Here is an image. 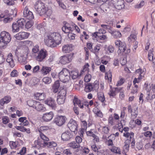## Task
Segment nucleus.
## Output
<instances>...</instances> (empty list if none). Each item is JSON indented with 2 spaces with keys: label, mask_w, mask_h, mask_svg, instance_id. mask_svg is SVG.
I'll list each match as a JSON object with an SVG mask.
<instances>
[{
  "label": "nucleus",
  "mask_w": 155,
  "mask_h": 155,
  "mask_svg": "<svg viewBox=\"0 0 155 155\" xmlns=\"http://www.w3.org/2000/svg\"><path fill=\"white\" fill-rule=\"evenodd\" d=\"M34 8L36 12L40 15L45 14L48 11L45 4L41 1H38L35 3Z\"/></svg>",
  "instance_id": "nucleus-1"
},
{
  "label": "nucleus",
  "mask_w": 155,
  "mask_h": 155,
  "mask_svg": "<svg viewBox=\"0 0 155 155\" xmlns=\"http://www.w3.org/2000/svg\"><path fill=\"white\" fill-rule=\"evenodd\" d=\"M59 77L60 81L65 83L70 79V72L67 69H63L59 73Z\"/></svg>",
  "instance_id": "nucleus-2"
},
{
  "label": "nucleus",
  "mask_w": 155,
  "mask_h": 155,
  "mask_svg": "<svg viewBox=\"0 0 155 155\" xmlns=\"http://www.w3.org/2000/svg\"><path fill=\"white\" fill-rule=\"evenodd\" d=\"M73 102L74 105V107L73 108V110L76 114L78 115L79 114V111L78 110V108L76 106L78 105L80 108L83 109L84 107L83 102V101L79 99L76 97H74Z\"/></svg>",
  "instance_id": "nucleus-3"
},
{
  "label": "nucleus",
  "mask_w": 155,
  "mask_h": 155,
  "mask_svg": "<svg viewBox=\"0 0 155 155\" xmlns=\"http://www.w3.org/2000/svg\"><path fill=\"white\" fill-rule=\"evenodd\" d=\"M48 55L47 51L45 50L41 49L38 53V55L35 56L36 60L40 62L43 61L44 60ZM31 57H33V55H31Z\"/></svg>",
  "instance_id": "nucleus-4"
},
{
  "label": "nucleus",
  "mask_w": 155,
  "mask_h": 155,
  "mask_svg": "<svg viewBox=\"0 0 155 155\" xmlns=\"http://www.w3.org/2000/svg\"><path fill=\"white\" fill-rule=\"evenodd\" d=\"M98 88V84L97 81H96L93 84L90 83L87 84L85 86L84 90L86 92H89L93 90H96Z\"/></svg>",
  "instance_id": "nucleus-5"
},
{
  "label": "nucleus",
  "mask_w": 155,
  "mask_h": 155,
  "mask_svg": "<svg viewBox=\"0 0 155 155\" xmlns=\"http://www.w3.org/2000/svg\"><path fill=\"white\" fill-rule=\"evenodd\" d=\"M49 129V127L47 126H41L38 129V131L40 133V136L41 138L43 140L47 141L49 140L48 138L43 133L45 132Z\"/></svg>",
  "instance_id": "nucleus-6"
},
{
  "label": "nucleus",
  "mask_w": 155,
  "mask_h": 155,
  "mask_svg": "<svg viewBox=\"0 0 155 155\" xmlns=\"http://www.w3.org/2000/svg\"><path fill=\"white\" fill-rule=\"evenodd\" d=\"M68 127L70 130L75 134H77L78 131V124L76 122L73 120H70L68 124Z\"/></svg>",
  "instance_id": "nucleus-7"
},
{
  "label": "nucleus",
  "mask_w": 155,
  "mask_h": 155,
  "mask_svg": "<svg viewBox=\"0 0 155 155\" xmlns=\"http://www.w3.org/2000/svg\"><path fill=\"white\" fill-rule=\"evenodd\" d=\"M73 56V54L71 53L61 57L60 60L61 63L63 64L69 63L72 59Z\"/></svg>",
  "instance_id": "nucleus-8"
},
{
  "label": "nucleus",
  "mask_w": 155,
  "mask_h": 155,
  "mask_svg": "<svg viewBox=\"0 0 155 155\" xmlns=\"http://www.w3.org/2000/svg\"><path fill=\"white\" fill-rule=\"evenodd\" d=\"M0 38L7 44L9 43L11 39L10 34L5 31H3L1 32Z\"/></svg>",
  "instance_id": "nucleus-9"
},
{
  "label": "nucleus",
  "mask_w": 155,
  "mask_h": 155,
  "mask_svg": "<svg viewBox=\"0 0 155 155\" xmlns=\"http://www.w3.org/2000/svg\"><path fill=\"white\" fill-rule=\"evenodd\" d=\"M23 15L24 17L29 20H32L34 18L32 12L28 10L27 6H26L24 9Z\"/></svg>",
  "instance_id": "nucleus-10"
},
{
  "label": "nucleus",
  "mask_w": 155,
  "mask_h": 155,
  "mask_svg": "<svg viewBox=\"0 0 155 155\" xmlns=\"http://www.w3.org/2000/svg\"><path fill=\"white\" fill-rule=\"evenodd\" d=\"M52 38L51 35H50L45 38V44L48 46L54 47L56 46V44Z\"/></svg>",
  "instance_id": "nucleus-11"
},
{
  "label": "nucleus",
  "mask_w": 155,
  "mask_h": 155,
  "mask_svg": "<svg viewBox=\"0 0 155 155\" xmlns=\"http://www.w3.org/2000/svg\"><path fill=\"white\" fill-rule=\"evenodd\" d=\"M66 117L64 116H58L55 118L54 122L59 126H61L65 123Z\"/></svg>",
  "instance_id": "nucleus-12"
},
{
  "label": "nucleus",
  "mask_w": 155,
  "mask_h": 155,
  "mask_svg": "<svg viewBox=\"0 0 155 155\" xmlns=\"http://www.w3.org/2000/svg\"><path fill=\"white\" fill-rule=\"evenodd\" d=\"M50 35L54 41L55 42L56 46L57 44L58 45L61 43V36L58 33L54 32Z\"/></svg>",
  "instance_id": "nucleus-13"
},
{
  "label": "nucleus",
  "mask_w": 155,
  "mask_h": 155,
  "mask_svg": "<svg viewBox=\"0 0 155 155\" xmlns=\"http://www.w3.org/2000/svg\"><path fill=\"white\" fill-rule=\"evenodd\" d=\"M45 104L48 105L53 109H55L56 107V104L54 100L51 98L47 99L44 101Z\"/></svg>",
  "instance_id": "nucleus-14"
},
{
  "label": "nucleus",
  "mask_w": 155,
  "mask_h": 155,
  "mask_svg": "<svg viewBox=\"0 0 155 155\" xmlns=\"http://www.w3.org/2000/svg\"><path fill=\"white\" fill-rule=\"evenodd\" d=\"M29 35V33L27 32H21L16 34L15 35V37L17 40H21L27 38Z\"/></svg>",
  "instance_id": "nucleus-15"
},
{
  "label": "nucleus",
  "mask_w": 155,
  "mask_h": 155,
  "mask_svg": "<svg viewBox=\"0 0 155 155\" xmlns=\"http://www.w3.org/2000/svg\"><path fill=\"white\" fill-rule=\"evenodd\" d=\"M54 116V114L52 112L46 113L43 114L42 119L45 121L48 122L50 121Z\"/></svg>",
  "instance_id": "nucleus-16"
},
{
  "label": "nucleus",
  "mask_w": 155,
  "mask_h": 155,
  "mask_svg": "<svg viewBox=\"0 0 155 155\" xmlns=\"http://www.w3.org/2000/svg\"><path fill=\"white\" fill-rule=\"evenodd\" d=\"M72 137V135L70 131H67L62 134L61 137L63 141H67L69 140Z\"/></svg>",
  "instance_id": "nucleus-17"
},
{
  "label": "nucleus",
  "mask_w": 155,
  "mask_h": 155,
  "mask_svg": "<svg viewBox=\"0 0 155 155\" xmlns=\"http://www.w3.org/2000/svg\"><path fill=\"white\" fill-rule=\"evenodd\" d=\"M34 108L37 111H39L44 112L46 110L45 108L43 106V105L38 102H37Z\"/></svg>",
  "instance_id": "nucleus-18"
},
{
  "label": "nucleus",
  "mask_w": 155,
  "mask_h": 155,
  "mask_svg": "<svg viewBox=\"0 0 155 155\" xmlns=\"http://www.w3.org/2000/svg\"><path fill=\"white\" fill-rule=\"evenodd\" d=\"M6 61L8 63L11 68L15 66L14 61L13 59L12 55L11 53L9 54L7 57Z\"/></svg>",
  "instance_id": "nucleus-19"
},
{
  "label": "nucleus",
  "mask_w": 155,
  "mask_h": 155,
  "mask_svg": "<svg viewBox=\"0 0 155 155\" xmlns=\"http://www.w3.org/2000/svg\"><path fill=\"white\" fill-rule=\"evenodd\" d=\"M11 100V97L10 96H5L0 100V105L3 106L4 104L8 103Z\"/></svg>",
  "instance_id": "nucleus-20"
},
{
  "label": "nucleus",
  "mask_w": 155,
  "mask_h": 155,
  "mask_svg": "<svg viewBox=\"0 0 155 155\" xmlns=\"http://www.w3.org/2000/svg\"><path fill=\"white\" fill-rule=\"evenodd\" d=\"M119 92V88L117 87L111 88L108 94L110 97H114L117 93Z\"/></svg>",
  "instance_id": "nucleus-21"
},
{
  "label": "nucleus",
  "mask_w": 155,
  "mask_h": 155,
  "mask_svg": "<svg viewBox=\"0 0 155 155\" xmlns=\"http://www.w3.org/2000/svg\"><path fill=\"white\" fill-rule=\"evenodd\" d=\"M72 45L71 44H67L64 45L62 48L63 51L65 53H69L72 51Z\"/></svg>",
  "instance_id": "nucleus-22"
},
{
  "label": "nucleus",
  "mask_w": 155,
  "mask_h": 155,
  "mask_svg": "<svg viewBox=\"0 0 155 155\" xmlns=\"http://www.w3.org/2000/svg\"><path fill=\"white\" fill-rule=\"evenodd\" d=\"M51 67L46 66H43L41 71L42 74L44 75H45L51 71Z\"/></svg>",
  "instance_id": "nucleus-23"
},
{
  "label": "nucleus",
  "mask_w": 155,
  "mask_h": 155,
  "mask_svg": "<svg viewBox=\"0 0 155 155\" xmlns=\"http://www.w3.org/2000/svg\"><path fill=\"white\" fill-rule=\"evenodd\" d=\"M29 52L28 48L27 47L25 48L24 49L21 50L20 53V56L28 58V55Z\"/></svg>",
  "instance_id": "nucleus-24"
},
{
  "label": "nucleus",
  "mask_w": 155,
  "mask_h": 155,
  "mask_svg": "<svg viewBox=\"0 0 155 155\" xmlns=\"http://www.w3.org/2000/svg\"><path fill=\"white\" fill-rule=\"evenodd\" d=\"M60 87V83L58 81H55L52 86L53 91L54 93H57Z\"/></svg>",
  "instance_id": "nucleus-25"
},
{
  "label": "nucleus",
  "mask_w": 155,
  "mask_h": 155,
  "mask_svg": "<svg viewBox=\"0 0 155 155\" xmlns=\"http://www.w3.org/2000/svg\"><path fill=\"white\" fill-rule=\"evenodd\" d=\"M78 76V70L72 71L70 72V77L72 79H76Z\"/></svg>",
  "instance_id": "nucleus-26"
},
{
  "label": "nucleus",
  "mask_w": 155,
  "mask_h": 155,
  "mask_svg": "<svg viewBox=\"0 0 155 155\" xmlns=\"http://www.w3.org/2000/svg\"><path fill=\"white\" fill-rule=\"evenodd\" d=\"M109 149L111 152L113 153L119 154H120L121 150L119 147L114 146H113L111 147H110Z\"/></svg>",
  "instance_id": "nucleus-27"
},
{
  "label": "nucleus",
  "mask_w": 155,
  "mask_h": 155,
  "mask_svg": "<svg viewBox=\"0 0 155 155\" xmlns=\"http://www.w3.org/2000/svg\"><path fill=\"white\" fill-rule=\"evenodd\" d=\"M44 93H37L35 94V96L37 99L41 101L44 99L45 98Z\"/></svg>",
  "instance_id": "nucleus-28"
},
{
  "label": "nucleus",
  "mask_w": 155,
  "mask_h": 155,
  "mask_svg": "<svg viewBox=\"0 0 155 155\" xmlns=\"http://www.w3.org/2000/svg\"><path fill=\"white\" fill-rule=\"evenodd\" d=\"M44 141V143L45 146H47L48 147L52 148L55 147L57 146V144L53 142H47L48 141L43 140Z\"/></svg>",
  "instance_id": "nucleus-29"
},
{
  "label": "nucleus",
  "mask_w": 155,
  "mask_h": 155,
  "mask_svg": "<svg viewBox=\"0 0 155 155\" xmlns=\"http://www.w3.org/2000/svg\"><path fill=\"white\" fill-rule=\"evenodd\" d=\"M69 147L73 149L78 148L80 147V144L77 143L75 141H73L69 143L68 144Z\"/></svg>",
  "instance_id": "nucleus-30"
},
{
  "label": "nucleus",
  "mask_w": 155,
  "mask_h": 155,
  "mask_svg": "<svg viewBox=\"0 0 155 155\" xmlns=\"http://www.w3.org/2000/svg\"><path fill=\"white\" fill-rule=\"evenodd\" d=\"M17 24L20 27V28H23L25 24V20L23 18H21L17 21Z\"/></svg>",
  "instance_id": "nucleus-31"
},
{
  "label": "nucleus",
  "mask_w": 155,
  "mask_h": 155,
  "mask_svg": "<svg viewBox=\"0 0 155 155\" xmlns=\"http://www.w3.org/2000/svg\"><path fill=\"white\" fill-rule=\"evenodd\" d=\"M42 145V144L40 139H38L35 140L34 142L33 147H36L39 149Z\"/></svg>",
  "instance_id": "nucleus-32"
},
{
  "label": "nucleus",
  "mask_w": 155,
  "mask_h": 155,
  "mask_svg": "<svg viewBox=\"0 0 155 155\" xmlns=\"http://www.w3.org/2000/svg\"><path fill=\"white\" fill-rule=\"evenodd\" d=\"M110 32L115 38H117L120 37L121 36L120 33L118 31H116L111 30Z\"/></svg>",
  "instance_id": "nucleus-33"
},
{
  "label": "nucleus",
  "mask_w": 155,
  "mask_h": 155,
  "mask_svg": "<svg viewBox=\"0 0 155 155\" xmlns=\"http://www.w3.org/2000/svg\"><path fill=\"white\" fill-rule=\"evenodd\" d=\"M20 27L18 25L17 23H13L12 26V31L13 32H18L19 30Z\"/></svg>",
  "instance_id": "nucleus-34"
},
{
  "label": "nucleus",
  "mask_w": 155,
  "mask_h": 155,
  "mask_svg": "<svg viewBox=\"0 0 155 155\" xmlns=\"http://www.w3.org/2000/svg\"><path fill=\"white\" fill-rule=\"evenodd\" d=\"M37 102L35 101L30 100L27 101V104L29 106L34 108Z\"/></svg>",
  "instance_id": "nucleus-35"
},
{
  "label": "nucleus",
  "mask_w": 155,
  "mask_h": 155,
  "mask_svg": "<svg viewBox=\"0 0 155 155\" xmlns=\"http://www.w3.org/2000/svg\"><path fill=\"white\" fill-rule=\"evenodd\" d=\"M136 74L138 77H140L143 78L144 77L145 73L143 71H142V70L141 69H139L136 70Z\"/></svg>",
  "instance_id": "nucleus-36"
},
{
  "label": "nucleus",
  "mask_w": 155,
  "mask_h": 155,
  "mask_svg": "<svg viewBox=\"0 0 155 155\" xmlns=\"http://www.w3.org/2000/svg\"><path fill=\"white\" fill-rule=\"evenodd\" d=\"M66 94V91L65 89H61L58 93V96L65 98Z\"/></svg>",
  "instance_id": "nucleus-37"
},
{
  "label": "nucleus",
  "mask_w": 155,
  "mask_h": 155,
  "mask_svg": "<svg viewBox=\"0 0 155 155\" xmlns=\"http://www.w3.org/2000/svg\"><path fill=\"white\" fill-rule=\"evenodd\" d=\"M116 8L118 9H121L124 7L123 2L122 1H118L116 4Z\"/></svg>",
  "instance_id": "nucleus-38"
},
{
  "label": "nucleus",
  "mask_w": 155,
  "mask_h": 155,
  "mask_svg": "<svg viewBox=\"0 0 155 155\" xmlns=\"http://www.w3.org/2000/svg\"><path fill=\"white\" fill-rule=\"evenodd\" d=\"M27 58L20 55V57L18 58V60L19 62L24 64L27 62L26 59Z\"/></svg>",
  "instance_id": "nucleus-39"
},
{
  "label": "nucleus",
  "mask_w": 155,
  "mask_h": 155,
  "mask_svg": "<svg viewBox=\"0 0 155 155\" xmlns=\"http://www.w3.org/2000/svg\"><path fill=\"white\" fill-rule=\"evenodd\" d=\"M98 99L101 102H103L105 100L104 97L103 93L99 92L97 94Z\"/></svg>",
  "instance_id": "nucleus-40"
},
{
  "label": "nucleus",
  "mask_w": 155,
  "mask_h": 155,
  "mask_svg": "<svg viewBox=\"0 0 155 155\" xmlns=\"http://www.w3.org/2000/svg\"><path fill=\"white\" fill-rule=\"evenodd\" d=\"M106 31L103 29H101L99 30L98 32H96L93 34V36H97L101 34H104L106 33Z\"/></svg>",
  "instance_id": "nucleus-41"
},
{
  "label": "nucleus",
  "mask_w": 155,
  "mask_h": 155,
  "mask_svg": "<svg viewBox=\"0 0 155 155\" xmlns=\"http://www.w3.org/2000/svg\"><path fill=\"white\" fill-rule=\"evenodd\" d=\"M105 78L106 79H108L110 82L112 80V73L110 71H109L108 72L106 73Z\"/></svg>",
  "instance_id": "nucleus-42"
},
{
  "label": "nucleus",
  "mask_w": 155,
  "mask_h": 155,
  "mask_svg": "<svg viewBox=\"0 0 155 155\" xmlns=\"http://www.w3.org/2000/svg\"><path fill=\"white\" fill-rule=\"evenodd\" d=\"M134 137V133L133 132H131L130 135V140H132L131 147L132 148H133L135 146V141Z\"/></svg>",
  "instance_id": "nucleus-43"
},
{
  "label": "nucleus",
  "mask_w": 155,
  "mask_h": 155,
  "mask_svg": "<svg viewBox=\"0 0 155 155\" xmlns=\"http://www.w3.org/2000/svg\"><path fill=\"white\" fill-rule=\"evenodd\" d=\"M42 81L43 82L46 84H49L51 82V78L48 77L44 78L42 79Z\"/></svg>",
  "instance_id": "nucleus-44"
},
{
  "label": "nucleus",
  "mask_w": 155,
  "mask_h": 155,
  "mask_svg": "<svg viewBox=\"0 0 155 155\" xmlns=\"http://www.w3.org/2000/svg\"><path fill=\"white\" fill-rule=\"evenodd\" d=\"M8 44L0 38V48H5Z\"/></svg>",
  "instance_id": "nucleus-45"
},
{
  "label": "nucleus",
  "mask_w": 155,
  "mask_h": 155,
  "mask_svg": "<svg viewBox=\"0 0 155 155\" xmlns=\"http://www.w3.org/2000/svg\"><path fill=\"white\" fill-rule=\"evenodd\" d=\"M121 45H120V48H119V50L120 51H124L126 49V45L124 42H123Z\"/></svg>",
  "instance_id": "nucleus-46"
},
{
  "label": "nucleus",
  "mask_w": 155,
  "mask_h": 155,
  "mask_svg": "<svg viewBox=\"0 0 155 155\" xmlns=\"http://www.w3.org/2000/svg\"><path fill=\"white\" fill-rule=\"evenodd\" d=\"M121 45H120V48H119V50L120 51H124L126 49V45L124 42H123Z\"/></svg>",
  "instance_id": "nucleus-47"
},
{
  "label": "nucleus",
  "mask_w": 155,
  "mask_h": 155,
  "mask_svg": "<svg viewBox=\"0 0 155 155\" xmlns=\"http://www.w3.org/2000/svg\"><path fill=\"white\" fill-rule=\"evenodd\" d=\"M121 45H120V48H119V50L120 51H124L126 49V45L124 42H123Z\"/></svg>",
  "instance_id": "nucleus-48"
},
{
  "label": "nucleus",
  "mask_w": 155,
  "mask_h": 155,
  "mask_svg": "<svg viewBox=\"0 0 155 155\" xmlns=\"http://www.w3.org/2000/svg\"><path fill=\"white\" fill-rule=\"evenodd\" d=\"M65 98L58 97L57 102L59 104H62L64 103Z\"/></svg>",
  "instance_id": "nucleus-49"
},
{
  "label": "nucleus",
  "mask_w": 155,
  "mask_h": 155,
  "mask_svg": "<svg viewBox=\"0 0 155 155\" xmlns=\"http://www.w3.org/2000/svg\"><path fill=\"white\" fill-rule=\"evenodd\" d=\"M145 4L144 1L143 0L141 1L139 4L136 5L135 6V8L139 9L142 8Z\"/></svg>",
  "instance_id": "nucleus-50"
},
{
  "label": "nucleus",
  "mask_w": 155,
  "mask_h": 155,
  "mask_svg": "<svg viewBox=\"0 0 155 155\" xmlns=\"http://www.w3.org/2000/svg\"><path fill=\"white\" fill-rule=\"evenodd\" d=\"M119 92H120V97L121 99H123L124 97V91L123 88H119Z\"/></svg>",
  "instance_id": "nucleus-51"
},
{
  "label": "nucleus",
  "mask_w": 155,
  "mask_h": 155,
  "mask_svg": "<svg viewBox=\"0 0 155 155\" xmlns=\"http://www.w3.org/2000/svg\"><path fill=\"white\" fill-rule=\"evenodd\" d=\"M18 144V143L16 142H13L11 141L9 142V145L12 149H14L15 148Z\"/></svg>",
  "instance_id": "nucleus-52"
},
{
  "label": "nucleus",
  "mask_w": 155,
  "mask_h": 155,
  "mask_svg": "<svg viewBox=\"0 0 155 155\" xmlns=\"http://www.w3.org/2000/svg\"><path fill=\"white\" fill-rule=\"evenodd\" d=\"M153 51L152 50H150L149 51L148 55V60L151 61L152 60H153Z\"/></svg>",
  "instance_id": "nucleus-53"
},
{
  "label": "nucleus",
  "mask_w": 155,
  "mask_h": 155,
  "mask_svg": "<svg viewBox=\"0 0 155 155\" xmlns=\"http://www.w3.org/2000/svg\"><path fill=\"white\" fill-rule=\"evenodd\" d=\"M93 37L97 38H99L100 39L103 40H105L107 38V37L105 35L103 34L102 35H98V36L97 35V36H93Z\"/></svg>",
  "instance_id": "nucleus-54"
},
{
  "label": "nucleus",
  "mask_w": 155,
  "mask_h": 155,
  "mask_svg": "<svg viewBox=\"0 0 155 155\" xmlns=\"http://www.w3.org/2000/svg\"><path fill=\"white\" fill-rule=\"evenodd\" d=\"M91 78V75L90 74H87L85 76L84 81L85 82H88L90 81Z\"/></svg>",
  "instance_id": "nucleus-55"
},
{
  "label": "nucleus",
  "mask_w": 155,
  "mask_h": 155,
  "mask_svg": "<svg viewBox=\"0 0 155 155\" xmlns=\"http://www.w3.org/2000/svg\"><path fill=\"white\" fill-rule=\"evenodd\" d=\"M37 28L40 30L41 33H43L45 31V28L43 24H39L37 26Z\"/></svg>",
  "instance_id": "nucleus-56"
},
{
  "label": "nucleus",
  "mask_w": 155,
  "mask_h": 155,
  "mask_svg": "<svg viewBox=\"0 0 155 155\" xmlns=\"http://www.w3.org/2000/svg\"><path fill=\"white\" fill-rule=\"evenodd\" d=\"M137 38V34H131L130 36L128 38V40L130 41H131L132 39H134L135 40Z\"/></svg>",
  "instance_id": "nucleus-57"
},
{
  "label": "nucleus",
  "mask_w": 155,
  "mask_h": 155,
  "mask_svg": "<svg viewBox=\"0 0 155 155\" xmlns=\"http://www.w3.org/2000/svg\"><path fill=\"white\" fill-rule=\"evenodd\" d=\"M33 82V83H32V86H35L36 84H37L38 82V80L36 78H33L31 81V82Z\"/></svg>",
  "instance_id": "nucleus-58"
},
{
  "label": "nucleus",
  "mask_w": 155,
  "mask_h": 155,
  "mask_svg": "<svg viewBox=\"0 0 155 155\" xmlns=\"http://www.w3.org/2000/svg\"><path fill=\"white\" fill-rule=\"evenodd\" d=\"M39 47L38 45H36L32 49L33 53H36L39 51Z\"/></svg>",
  "instance_id": "nucleus-59"
},
{
  "label": "nucleus",
  "mask_w": 155,
  "mask_h": 155,
  "mask_svg": "<svg viewBox=\"0 0 155 155\" xmlns=\"http://www.w3.org/2000/svg\"><path fill=\"white\" fill-rule=\"evenodd\" d=\"M12 20V17H8L4 18L3 21L4 23H6L10 22Z\"/></svg>",
  "instance_id": "nucleus-60"
},
{
  "label": "nucleus",
  "mask_w": 155,
  "mask_h": 155,
  "mask_svg": "<svg viewBox=\"0 0 155 155\" xmlns=\"http://www.w3.org/2000/svg\"><path fill=\"white\" fill-rule=\"evenodd\" d=\"M4 56V55L0 51V64H2L5 61V58Z\"/></svg>",
  "instance_id": "nucleus-61"
},
{
  "label": "nucleus",
  "mask_w": 155,
  "mask_h": 155,
  "mask_svg": "<svg viewBox=\"0 0 155 155\" xmlns=\"http://www.w3.org/2000/svg\"><path fill=\"white\" fill-rule=\"evenodd\" d=\"M63 153L66 155H71L72 154L69 149L64 150L63 151Z\"/></svg>",
  "instance_id": "nucleus-62"
},
{
  "label": "nucleus",
  "mask_w": 155,
  "mask_h": 155,
  "mask_svg": "<svg viewBox=\"0 0 155 155\" xmlns=\"http://www.w3.org/2000/svg\"><path fill=\"white\" fill-rule=\"evenodd\" d=\"M114 50V47L111 45H109L107 48V51L110 53H113Z\"/></svg>",
  "instance_id": "nucleus-63"
},
{
  "label": "nucleus",
  "mask_w": 155,
  "mask_h": 155,
  "mask_svg": "<svg viewBox=\"0 0 155 155\" xmlns=\"http://www.w3.org/2000/svg\"><path fill=\"white\" fill-rule=\"evenodd\" d=\"M81 137L79 136H77L75 138L76 142L78 143L79 144H80V143L82 141V140Z\"/></svg>",
  "instance_id": "nucleus-64"
}]
</instances>
